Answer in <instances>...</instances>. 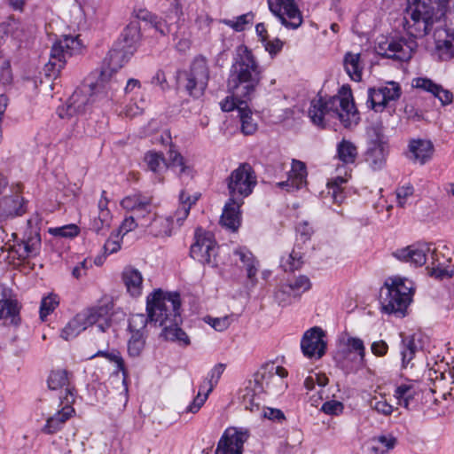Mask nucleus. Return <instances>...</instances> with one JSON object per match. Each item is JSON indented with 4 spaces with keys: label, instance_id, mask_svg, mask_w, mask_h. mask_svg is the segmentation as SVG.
<instances>
[{
    "label": "nucleus",
    "instance_id": "1",
    "mask_svg": "<svg viewBox=\"0 0 454 454\" xmlns=\"http://www.w3.org/2000/svg\"><path fill=\"white\" fill-rule=\"evenodd\" d=\"M449 0H408L404 30L421 38L434 30L435 50L442 60L454 59V30L441 28Z\"/></svg>",
    "mask_w": 454,
    "mask_h": 454
},
{
    "label": "nucleus",
    "instance_id": "2",
    "mask_svg": "<svg viewBox=\"0 0 454 454\" xmlns=\"http://www.w3.org/2000/svg\"><path fill=\"white\" fill-rule=\"evenodd\" d=\"M180 306L179 294L164 292L161 289L154 290L146 299L147 316L132 315L129 327L132 333H144L150 321L162 328L160 335L166 340L176 342L180 346H188L190 339L179 326L182 323Z\"/></svg>",
    "mask_w": 454,
    "mask_h": 454
},
{
    "label": "nucleus",
    "instance_id": "3",
    "mask_svg": "<svg viewBox=\"0 0 454 454\" xmlns=\"http://www.w3.org/2000/svg\"><path fill=\"white\" fill-rule=\"evenodd\" d=\"M263 68L252 51L245 44L239 45L227 80L228 91L231 94L220 103L223 112L239 111L254 97L262 78Z\"/></svg>",
    "mask_w": 454,
    "mask_h": 454
},
{
    "label": "nucleus",
    "instance_id": "4",
    "mask_svg": "<svg viewBox=\"0 0 454 454\" xmlns=\"http://www.w3.org/2000/svg\"><path fill=\"white\" fill-rule=\"evenodd\" d=\"M309 117L313 124L321 128L325 125V118H338L346 128L357 124L360 119L354 102L348 97L339 96L312 99Z\"/></svg>",
    "mask_w": 454,
    "mask_h": 454
},
{
    "label": "nucleus",
    "instance_id": "5",
    "mask_svg": "<svg viewBox=\"0 0 454 454\" xmlns=\"http://www.w3.org/2000/svg\"><path fill=\"white\" fill-rule=\"evenodd\" d=\"M412 283L399 277L388 278L380 289V300L382 311L387 314L404 315L411 301Z\"/></svg>",
    "mask_w": 454,
    "mask_h": 454
},
{
    "label": "nucleus",
    "instance_id": "6",
    "mask_svg": "<svg viewBox=\"0 0 454 454\" xmlns=\"http://www.w3.org/2000/svg\"><path fill=\"white\" fill-rule=\"evenodd\" d=\"M108 308L99 306L90 308L76 314L61 330L60 337L69 340L78 336L89 326L97 325L99 331L105 332L109 327L107 322Z\"/></svg>",
    "mask_w": 454,
    "mask_h": 454
},
{
    "label": "nucleus",
    "instance_id": "7",
    "mask_svg": "<svg viewBox=\"0 0 454 454\" xmlns=\"http://www.w3.org/2000/svg\"><path fill=\"white\" fill-rule=\"evenodd\" d=\"M287 371L282 366L269 364L262 366L254 375L253 384L258 392L270 397H277L283 394L287 387L285 378Z\"/></svg>",
    "mask_w": 454,
    "mask_h": 454
},
{
    "label": "nucleus",
    "instance_id": "8",
    "mask_svg": "<svg viewBox=\"0 0 454 454\" xmlns=\"http://www.w3.org/2000/svg\"><path fill=\"white\" fill-rule=\"evenodd\" d=\"M82 43L78 36L64 35L56 41L51 50L50 59L44 71L50 77H56L65 67L67 58L81 51Z\"/></svg>",
    "mask_w": 454,
    "mask_h": 454
},
{
    "label": "nucleus",
    "instance_id": "9",
    "mask_svg": "<svg viewBox=\"0 0 454 454\" xmlns=\"http://www.w3.org/2000/svg\"><path fill=\"white\" fill-rule=\"evenodd\" d=\"M257 184L256 175L248 163L240 164L227 179L230 198L243 200Z\"/></svg>",
    "mask_w": 454,
    "mask_h": 454
},
{
    "label": "nucleus",
    "instance_id": "10",
    "mask_svg": "<svg viewBox=\"0 0 454 454\" xmlns=\"http://www.w3.org/2000/svg\"><path fill=\"white\" fill-rule=\"evenodd\" d=\"M417 43L414 39L391 38L378 43L376 51L379 55L398 61H408L411 59Z\"/></svg>",
    "mask_w": 454,
    "mask_h": 454
},
{
    "label": "nucleus",
    "instance_id": "11",
    "mask_svg": "<svg viewBox=\"0 0 454 454\" xmlns=\"http://www.w3.org/2000/svg\"><path fill=\"white\" fill-rule=\"evenodd\" d=\"M268 4L286 27L296 29L302 24V16L295 0H268Z\"/></svg>",
    "mask_w": 454,
    "mask_h": 454
},
{
    "label": "nucleus",
    "instance_id": "12",
    "mask_svg": "<svg viewBox=\"0 0 454 454\" xmlns=\"http://www.w3.org/2000/svg\"><path fill=\"white\" fill-rule=\"evenodd\" d=\"M401 87L397 82H390L386 86L370 88L366 105L375 112H382L390 101L401 97Z\"/></svg>",
    "mask_w": 454,
    "mask_h": 454
},
{
    "label": "nucleus",
    "instance_id": "13",
    "mask_svg": "<svg viewBox=\"0 0 454 454\" xmlns=\"http://www.w3.org/2000/svg\"><path fill=\"white\" fill-rule=\"evenodd\" d=\"M248 437L247 429L229 427L220 438L215 454H242L243 445Z\"/></svg>",
    "mask_w": 454,
    "mask_h": 454
},
{
    "label": "nucleus",
    "instance_id": "14",
    "mask_svg": "<svg viewBox=\"0 0 454 454\" xmlns=\"http://www.w3.org/2000/svg\"><path fill=\"white\" fill-rule=\"evenodd\" d=\"M324 331L314 326L306 331L301 341V348L305 356L312 358H320L325 353L326 343L323 340Z\"/></svg>",
    "mask_w": 454,
    "mask_h": 454
},
{
    "label": "nucleus",
    "instance_id": "15",
    "mask_svg": "<svg viewBox=\"0 0 454 454\" xmlns=\"http://www.w3.org/2000/svg\"><path fill=\"white\" fill-rule=\"evenodd\" d=\"M121 205L126 210L133 212V215L137 218V221L140 222V226H145V216L147 215L149 217L153 213L152 211V197L140 193L125 197L121 201Z\"/></svg>",
    "mask_w": 454,
    "mask_h": 454
},
{
    "label": "nucleus",
    "instance_id": "16",
    "mask_svg": "<svg viewBox=\"0 0 454 454\" xmlns=\"http://www.w3.org/2000/svg\"><path fill=\"white\" fill-rule=\"evenodd\" d=\"M48 387L51 390H59V399L61 403H73L74 396L73 388L70 386L69 374L66 370H54L51 371L48 380Z\"/></svg>",
    "mask_w": 454,
    "mask_h": 454
},
{
    "label": "nucleus",
    "instance_id": "17",
    "mask_svg": "<svg viewBox=\"0 0 454 454\" xmlns=\"http://www.w3.org/2000/svg\"><path fill=\"white\" fill-rule=\"evenodd\" d=\"M90 91L91 90L89 88L76 90L69 98L67 106L59 108V117L63 119L75 114L85 113L90 103Z\"/></svg>",
    "mask_w": 454,
    "mask_h": 454
},
{
    "label": "nucleus",
    "instance_id": "18",
    "mask_svg": "<svg viewBox=\"0 0 454 454\" xmlns=\"http://www.w3.org/2000/svg\"><path fill=\"white\" fill-rule=\"evenodd\" d=\"M434 151V145L430 140L411 139L408 144L407 157L414 163L424 165L432 159Z\"/></svg>",
    "mask_w": 454,
    "mask_h": 454
},
{
    "label": "nucleus",
    "instance_id": "19",
    "mask_svg": "<svg viewBox=\"0 0 454 454\" xmlns=\"http://www.w3.org/2000/svg\"><path fill=\"white\" fill-rule=\"evenodd\" d=\"M148 219L149 222L146 220L145 227L149 235L158 239H165L172 235L174 222L171 220V216H162L153 213Z\"/></svg>",
    "mask_w": 454,
    "mask_h": 454
},
{
    "label": "nucleus",
    "instance_id": "20",
    "mask_svg": "<svg viewBox=\"0 0 454 454\" xmlns=\"http://www.w3.org/2000/svg\"><path fill=\"white\" fill-rule=\"evenodd\" d=\"M218 246L212 233L197 229L194 242L191 245L192 254L211 255L218 253Z\"/></svg>",
    "mask_w": 454,
    "mask_h": 454
},
{
    "label": "nucleus",
    "instance_id": "21",
    "mask_svg": "<svg viewBox=\"0 0 454 454\" xmlns=\"http://www.w3.org/2000/svg\"><path fill=\"white\" fill-rule=\"evenodd\" d=\"M412 87L431 93L437 98L442 105H450L453 100L451 91L445 90L442 85L435 83L427 77H418L412 80Z\"/></svg>",
    "mask_w": 454,
    "mask_h": 454
},
{
    "label": "nucleus",
    "instance_id": "22",
    "mask_svg": "<svg viewBox=\"0 0 454 454\" xmlns=\"http://www.w3.org/2000/svg\"><path fill=\"white\" fill-rule=\"evenodd\" d=\"M243 203V200L229 198L224 205L220 219V223L223 227L231 231H236L239 228L241 223L240 207Z\"/></svg>",
    "mask_w": 454,
    "mask_h": 454
},
{
    "label": "nucleus",
    "instance_id": "23",
    "mask_svg": "<svg viewBox=\"0 0 454 454\" xmlns=\"http://www.w3.org/2000/svg\"><path fill=\"white\" fill-rule=\"evenodd\" d=\"M388 150L386 143L373 141L365 153V162L374 171L384 168Z\"/></svg>",
    "mask_w": 454,
    "mask_h": 454
},
{
    "label": "nucleus",
    "instance_id": "24",
    "mask_svg": "<svg viewBox=\"0 0 454 454\" xmlns=\"http://www.w3.org/2000/svg\"><path fill=\"white\" fill-rule=\"evenodd\" d=\"M0 294V320L12 318L13 321L20 312V305L12 289L1 285Z\"/></svg>",
    "mask_w": 454,
    "mask_h": 454
},
{
    "label": "nucleus",
    "instance_id": "25",
    "mask_svg": "<svg viewBox=\"0 0 454 454\" xmlns=\"http://www.w3.org/2000/svg\"><path fill=\"white\" fill-rule=\"evenodd\" d=\"M24 200L19 194L0 199V223L25 213Z\"/></svg>",
    "mask_w": 454,
    "mask_h": 454
},
{
    "label": "nucleus",
    "instance_id": "26",
    "mask_svg": "<svg viewBox=\"0 0 454 454\" xmlns=\"http://www.w3.org/2000/svg\"><path fill=\"white\" fill-rule=\"evenodd\" d=\"M426 267L427 274L436 279L450 278L454 274V264L451 257H430Z\"/></svg>",
    "mask_w": 454,
    "mask_h": 454
},
{
    "label": "nucleus",
    "instance_id": "27",
    "mask_svg": "<svg viewBox=\"0 0 454 454\" xmlns=\"http://www.w3.org/2000/svg\"><path fill=\"white\" fill-rule=\"evenodd\" d=\"M307 169L306 165L301 160H293L292 168L289 172L288 179L285 182L278 183L281 188H286L287 191L298 190L306 183Z\"/></svg>",
    "mask_w": 454,
    "mask_h": 454
},
{
    "label": "nucleus",
    "instance_id": "28",
    "mask_svg": "<svg viewBox=\"0 0 454 454\" xmlns=\"http://www.w3.org/2000/svg\"><path fill=\"white\" fill-rule=\"evenodd\" d=\"M122 280L128 293L132 297H138L143 290V277L141 272L131 267H126L122 271Z\"/></svg>",
    "mask_w": 454,
    "mask_h": 454
},
{
    "label": "nucleus",
    "instance_id": "29",
    "mask_svg": "<svg viewBox=\"0 0 454 454\" xmlns=\"http://www.w3.org/2000/svg\"><path fill=\"white\" fill-rule=\"evenodd\" d=\"M61 411H59L53 416L46 420V424L43 428V432L48 434H52L58 432L66 421L71 418L74 412L72 403H64Z\"/></svg>",
    "mask_w": 454,
    "mask_h": 454
},
{
    "label": "nucleus",
    "instance_id": "30",
    "mask_svg": "<svg viewBox=\"0 0 454 454\" xmlns=\"http://www.w3.org/2000/svg\"><path fill=\"white\" fill-rule=\"evenodd\" d=\"M343 66L351 80L360 82L363 76L364 64L360 53L347 52L344 55Z\"/></svg>",
    "mask_w": 454,
    "mask_h": 454
},
{
    "label": "nucleus",
    "instance_id": "31",
    "mask_svg": "<svg viewBox=\"0 0 454 454\" xmlns=\"http://www.w3.org/2000/svg\"><path fill=\"white\" fill-rule=\"evenodd\" d=\"M399 255H427L428 254L434 255L437 253L443 254L444 252L440 251L434 243L427 242L425 240H419L412 243L400 251ZM393 255H397L394 254Z\"/></svg>",
    "mask_w": 454,
    "mask_h": 454
},
{
    "label": "nucleus",
    "instance_id": "32",
    "mask_svg": "<svg viewBox=\"0 0 454 454\" xmlns=\"http://www.w3.org/2000/svg\"><path fill=\"white\" fill-rule=\"evenodd\" d=\"M133 53L132 50H127L121 45L115 44L109 51L108 57L106 59L108 69L115 72L121 68L129 60Z\"/></svg>",
    "mask_w": 454,
    "mask_h": 454
},
{
    "label": "nucleus",
    "instance_id": "33",
    "mask_svg": "<svg viewBox=\"0 0 454 454\" xmlns=\"http://www.w3.org/2000/svg\"><path fill=\"white\" fill-rule=\"evenodd\" d=\"M140 27L138 24L132 22L124 28L116 44L127 50H132V52H134L140 40Z\"/></svg>",
    "mask_w": 454,
    "mask_h": 454
},
{
    "label": "nucleus",
    "instance_id": "34",
    "mask_svg": "<svg viewBox=\"0 0 454 454\" xmlns=\"http://www.w3.org/2000/svg\"><path fill=\"white\" fill-rule=\"evenodd\" d=\"M239 118L240 121V130L245 136L254 135L258 129V121L247 105L239 106Z\"/></svg>",
    "mask_w": 454,
    "mask_h": 454
},
{
    "label": "nucleus",
    "instance_id": "35",
    "mask_svg": "<svg viewBox=\"0 0 454 454\" xmlns=\"http://www.w3.org/2000/svg\"><path fill=\"white\" fill-rule=\"evenodd\" d=\"M197 197H192L187 194L184 191H182L179 195L180 206L174 212L171 216V220L176 219V223L177 225H181L183 222L187 218L190 209L193 204L197 201Z\"/></svg>",
    "mask_w": 454,
    "mask_h": 454
},
{
    "label": "nucleus",
    "instance_id": "36",
    "mask_svg": "<svg viewBox=\"0 0 454 454\" xmlns=\"http://www.w3.org/2000/svg\"><path fill=\"white\" fill-rule=\"evenodd\" d=\"M262 394L258 392V389L253 382H249V386H247L244 389V393L242 395V404L246 410H248L252 412L257 411L260 410V403L262 400Z\"/></svg>",
    "mask_w": 454,
    "mask_h": 454
},
{
    "label": "nucleus",
    "instance_id": "37",
    "mask_svg": "<svg viewBox=\"0 0 454 454\" xmlns=\"http://www.w3.org/2000/svg\"><path fill=\"white\" fill-rule=\"evenodd\" d=\"M167 165L168 168H174L182 179L192 177V168L185 165L183 156L172 148L168 151V164Z\"/></svg>",
    "mask_w": 454,
    "mask_h": 454
},
{
    "label": "nucleus",
    "instance_id": "38",
    "mask_svg": "<svg viewBox=\"0 0 454 454\" xmlns=\"http://www.w3.org/2000/svg\"><path fill=\"white\" fill-rule=\"evenodd\" d=\"M357 155V147L351 141L342 139L337 145V157L344 164H353Z\"/></svg>",
    "mask_w": 454,
    "mask_h": 454
},
{
    "label": "nucleus",
    "instance_id": "39",
    "mask_svg": "<svg viewBox=\"0 0 454 454\" xmlns=\"http://www.w3.org/2000/svg\"><path fill=\"white\" fill-rule=\"evenodd\" d=\"M419 351V346L414 338H405L401 342L402 368L412 367V360Z\"/></svg>",
    "mask_w": 454,
    "mask_h": 454
},
{
    "label": "nucleus",
    "instance_id": "40",
    "mask_svg": "<svg viewBox=\"0 0 454 454\" xmlns=\"http://www.w3.org/2000/svg\"><path fill=\"white\" fill-rule=\"evenodd\" d=\"M416 395L417 390L414 386L412 384L405 383L396 387L394 396L397 400V404L404 407L405 409H410V405Z\"/></svg>",
    "mask_w": 454,
    "mask_h": 454
},
{
    "label": "nucleus",
    "instance_id": "41",
    "mask_svg": "<svg viewBox=\"0 0 454 454\" xmlns=\"http://www.w3.org/2000/svg\"><path fill=\"white\" fill-rule=\"evenodd\" d=\"M187 73L192 74L196 78L200 79L206 84L209 81V66L207 59L203 56L196 57Z\"/></svg>",
    "mask_w": 454,
    "mask_h": 454
},
{
    "label": "nucleus",
    "instance_id": "42",
    "mask_svg": "<svg viewBox=\"0 0 454 454\" xmlns=\"http://www.w3.org/2000/svg\"><path fill=\"white\" fill-rule=\"evenodd\" d=\"M184 87L190 96L193 98H200L204 94L207 84H206L200 79L196 78L192 74L185 72Z\"/></svg>",
    "mask_w": 454,
    "mask_h": 454
},
{
    "label": "nucleus",
    "instance_id": "43",
    "mask_svg": "<svg viewBox=\"0 0 454 454\" xmlns=\"http://www.w3.org/2000/svg\"><path fill=\"white\" fill-rule=\"evenodd\" d=\"M372 452L374 454H384L395 448L397 439L392 434H382L372 439Z\"/></svg>",
    "mask_w": 454,
    "mask_h": 454
},
{
    "label": "nucleus",
    "instance_id": "44",
    "mask_svg": "<svg viewBox=\"0 0 454 454\" xmlns=\"http://www.w3.org/2000/svg\"><path fill=\"white\" fill-rule=\"evenodd\" d=\"M254 14L252 12L239 15L233 20L223 19L220 22L232 28L236 32L244 31L254 21Z\"/></svg>",
    "mask_w": 454,
    "mask_h": 454
},
{
    "label": "nucleus",
    "instance_id": "45",
    "mask_svg": "<svg viewBox=\"0 0 454 454\" xmlns=\"http://www.w3.org/2000/svg\"><path fill=\"white\" fill-rule=\"evenodd\" d=\"M296 298L288 284L278 285L274 292V300L282 307L290 305Z\"/></svg>",
    "mask_w": 454,
    "mask_h": 454
},
{
    "label": "nucleus",
    "instance_id": "46",
    "mask_svg": "<svg viewBox=\"0 0 454 454\" xmlns=\"http://www.w3.org/2000/svg\"><path fill=\"white\" fill-rule=\"evenodd\" d=\"M145 161L149 169L154 173H160L162 169L168 168L162 153L157 152H148L145 156Z\"/></svg>",
    "mask_w": 454,
    "mask_h": 454
},
{
    "label": "nucleus",
    "instance_id": "47",
    "mask_svg": "<svg viewBox=\"0 0 454 454\" xmlns=\"http://www.w3.org/2000/svg\"><path fill=\"white\" fill-rule=\"evenodd\" d=\"M369 405L371 409L384 416H389L394 411V407L383 396H372Z\"/></svg>",
    "mask_w": 454,
    "mask_h": 454
},
{
    "label": "nucleus",
    "instance_id": "48",
    "mask_svg": "<svg viewBox=\"0 0 454 454\" xmlns=\"http://www.w3.org/2000/svg\"><path fill=\"white\" fill-rule=\"evenodd\" d=\"M294 294L299 298L303 293L309 291L311 286L310 279L305 275H300L292 282L288 283Z\"/></svg>",
    "mask_w": 454,
    "mask_h": 454
},
{
    "label": "nucleus",
    "instance_id": "49",
    "mask_svg": "<svg viewBox=\"0 0 454 454\" xmlns=\"http://www.w3.org/2000/svg\"><path fill=\"white\" fill-rule=\"evenodd\" d=\"M59 303V298L56 294H49L43 297L40 306V317L43 321L45 320L47 316L53 312Z\"/></svg>",
    "mask_w": 454,
    "mask_h": 454
},
{
    "label": "nucleus",
    "instance_id": "50",
    "mask_svg": "<svg viewBox=\"0 0 454 454\" xmlns=\"http://www.w3.org/2000/svg\"><path fill=\"white\" fill-rule=\"evenodd\" d=\"M145 347V334L144 333H132L131 338L128 344V351L131 356H138Z\"/></svg>",
    "mask_w": 454,
    "mask_h": 454
},
{
    "label": "nucleus",
    "instance_id": "51",
    "mask_svg": "<svg viewBox=\"0 0 454 454\" xmlns=\"http://www.w3.org/2000/svg\"><path fill=\"white\" fill-rule=\"evenodd\" d=\"M80 229L76 224H67L61 227L50 228L49 232L54 237L74 238L79 234Z\"/></svg>",
    "mask_w": 454,
    "mask_h": 454
},
{
    "label": "nucleus",
    "instance_id": "52",
    "mask_svg": "<svg viewBox=\"0 0 454 454\" xmlns=\"http://www.w3.org/2000/svg\"><path fill=\"white\" fill-rule=\"evenodd\" d=\"M223 371H224V366L222 364H218L212 368V370L208 373L207 381H205L202 384V385H204V387H206V384L208 385L207 394H209L213 390L215 386L217 384Z\"/></svg>",
    "mask_w": 454,
    "mask_h": 454
},
{
    "label": "nucleus",
    "instance_id": "53",
    "mask_svg": "<svg viewBox=\"0 0 454 454\" xmlns=\"http://www.w3.org/2000/svg\"><path fill=\"white\" fill-rule=\"evenodd\" d=\"M213 20L204 10H197L194 24L196 27L204 32H208Z\"/></svg>",
    "mask_w": 454,
    "mask_h": 454
},
{
    "label": "nucleus",
    "instance_id": "54",
    "mask_svg": "<svg viewBox=\"0 0 454 454\" xmlns=\"http://www.w3.org/2000/svg\"><path fill=\"white\" fill-rule=\"evenodd\" d=\"M347 346L351 352H356L360 357V362L364 363L365 348L364 341L360 338L349 337L347 340Z\"/></svg>",
    "mask_w": 454,
    "mask_h": 454
},
{
    "label": "nucleus",
    "instance_id": "55",
    "mask_svg": "<svg viewBox=\"0 0 454 454\" xmlns=\"http://www.w3.org/2000/svg\"><path fill=\"white\" fill-rule=\"evenodd\" d=\"M12 80L11 64L8 59L0 55V82L8 84Z\"/></svg>",
    "mask_w": 454,
    "mask_h": 454
},
{
    "label": "nucleus",
    "instance_id": "56",
    "mask_svg": "<svg viewBox=\"0 0 454 454\" xmlns=\"http://www.w3.org/2000/svg\"><path fill=\"white\" fill-rule=\"evenodd\" d=\"M41 247V237L39 233H34L28 236L23 241V247L26 253L33 254L37 253Z\"/></svg>",
    "mask_w": 454,
    "mask_h": 454
},
{
    "label": "nucleus",
    "instance_id": "57",
    "mask_svg": "<svg viewBox=\"0 0 454 454\" xmlns=\"http://www.w3.org/2000/svg\"><path fill=\"white\" fill-rule=\"evenodd\" d=\"M112 221V215L110 210H102L98 212V216L93 221V229L96 231H99L104 228L110 226Z\"/></svg>",
    "mask_w": 454,
    "mask_h": 454
},
{
    "label": "nucleus",
    "instance_id": "58",
    "mask_svg": "<svg viewBox=\"0 0 454 454\" xmlns=\"http://www.w3.org/2000/svg\"><path fill=\"white\" fill-rule=\"evenodd\" d=\"M203 391H204V385H201L200 387V390H199L197 395L195 396L193 402L187 407L186 411L192 412V413H196L200 411V409L203 406V404L205 403V402L207 399L208 395H209V394H207V390L206 391V393L204 395H202Z\"/></svg>",
    "mask_w": 454,
    "mask_h": 454
},
{
    "label": "nucleus",
    "instance_id": "59",
    "mask_svg": "<svg viewBox=\"0 0 454 454\" xmlns=\"http://www.w3.org/2000/svg\"><path fill=\"white\" fill-rule=\"evenodd\" d=\"M205 321L218 332L224 331L231 325V319L228 316L223 317H207Z\"/></svg>",
    "mask_w": 454,
    "mask_h": 454
},
{
    "label": "nucleus",
    "instance_id": "60",
    "mask_svg": "<svg viewBox=\"0 0 454 454\" xmlns=\"http://www.w3.org/2000/svg\"><path fill=\"white\" fill-rule=\"evenodd\" d=\"M149 21L154 29L161 35L165 36L170 33V27L166 20L155 15H150Z\"/></svg>",
    "mask_w": 454,
    "mask_h": 454
},
{
    "label": "nucleus",
    "instance_id": "61",
    "mask_svg": "<svg viewBox=\"0 0 454 454\" xmlns=\"http://www.w3.org/2000/svg\"><path fill=\"white\" fill-rule=\"evenodd\" d=\"M414 188L411 184L403 185L396 190L398 206L403 207L409 198L413 195Z\"/></svg>",
    "mask_w": 454,
    "mask_h": 454
},
{
    "label": "nucleus",
    "instance_id": "62",
    "mask_svg": "<svg viewBox=\"0 0 454 454\" xmlns=\"http://www.w3.org/2000/svg\"><path fill=\"white\" fill-rule=\"evenodd\" d=\"M301 257H281L280 266L285 271H294L300 269L303 263Z\"/></svg>",
    "mask_w": 454,
    "mask_h": 454
},
{
    "label": "nucleus",
    "instance_id": "63",
    "mask_svg": "<svg viewBox=\"0 0 454 454\" xmlns=\"http://www.w3.org/2000/svg\"><path fill=\"white\" fill-rule=\"evenodd\" d=\"M343 409L342 403L336 400L325 402L321 407V411L328 415H339L342 413Z\"/></svg>",
    "mask_w": 454,
    "mask_h": 454
},
{
    "label": "nucleus",
    "instance_id": "64",
    "mask_svg": "<svg viewBox=\"0 0 454 454\" xmlns=\"http://www.w3.org/2000/svg\"><path fill=\"white\" fill-rule=\"evenodd\" d=\"M241 261L246 267L248 278L253 280L258 271V262L255 257H241Z\"/></svg>",
    "mask_w": 454,
    "mask_h": 454
}]
</instances>
